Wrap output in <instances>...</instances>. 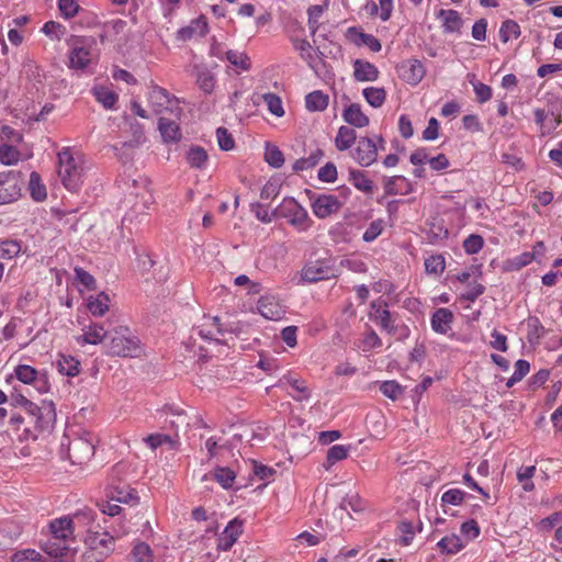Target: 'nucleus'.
Wrapping results in <instances>:
<instances>
[{"instance_id":"14","label":"nucleus","mask_w":562,"mask_h":562,"mask_svg":"<svg viewBox=\"0 0 562 562\" xmlns=\"http://www.w3.org/2000/svg\"><path fill=\"white\" fill-rule=\"evenodd\" d=\"M347 37L355 45L367 46L374 53L380 52L382 48L380 41L375 36L367 34L356 26L347 30Z\"/></svg>"},{"instance_id":"58","label":"nucleus","mask_w":562,"mask_h":562,"mask_svg":"<svg viewBox=\"0 0 562 562\" xmlns=\"http://www.w3.org/2000/svg\"><path fill=\"white\" fill-rule=\"evenodd\" d=\"M326 9V5H312L307 10L308 14V26L312 35H314L318 29V20Z\"/></svg>"},{"instance_id":"38","label":"nucleus","mask_w":562,"mask_h":562,"mask_svg":"<svg viewBox=\"0 0 562 562\" xmlns=\"http://www.w3.org/2000/svg\"><path fill=\"white\" fill-rule=\"evenodd\" d=\"M437 547L442 553L456 554L463 548V543L458 535L452 533L450 536L443 537L437 543Z\"/></svg>"},{"instance_id":"17","label":"nucleus","mask_w":562,"mask_h":562,"mask_svg":"<svg viewBox=\"0 0 562 562\" xmlns=\"http://www.w3.org/2000/svg\"><path fill=\"white\" fill-rule=\"evenodd\" d=\"M209 31L207 22L204 16H200L191 23L178 31V38L180 41H189L194 36H204Z\"/></svg>"},{"instance_id":"5","label":"nucleus","mask_w":562,"mask_h":562,"mask_svg":"<svg viewBox=\"0 0 562 562\" xmlns=\"http://www.w3.org/2000/svg\"><path fill=\"white\" fill-rule=\"evenodd\" d=\"M378 143L370 137H360L357 140V146L351 151V156L357 164L362 167H369L376 161L378 151L384 150V139L378 136Z\"/></svg>"},{"instance_id":"28","label":"nucleus","mask_w":562,"mask_h":562,"mask_svg":"<svg viewBox=\"0 0 562 562\" xmlns=\"http://www.w3.org/2000/svg\"><path fill=\"white\" fill-rule=\"evenodd\" d=\"M44 552L54 558H64L69 551V543L66 541H60L59 539H55V536H52L42 547Z\"/></svg>"},{"instance_id":"57","label":"nucleus","mask_w":562,"mask_h":562,"mask_svg":"<svg viewBox=\"0 0 562 562\" xmlns=\"http://www.w3.org/2000/svg\"><path fill=\"white\" fill-rule=\"evenodd\" d=\"M384 229V222L383 220L379 218L370 223L368 228L363 233V240L367 243H371L375 240L383 232Z\"/></svg>"},{"instance_id":"49","label":"nucleus","mask_w":562,"mask_h":562,"mask_svg":"<svg viewBox=\"0 0 562 562\" xmlns=\"http://www.w3.org/2000/svg\"><path fill=\"white\" fill-rule=\"evenodd\" d=\"M132 555L135 562H153V551L145 542H137L132 550Z\"/></svg>"},{"instance_id":"26","label":"nucleus","mask_w":562,"mask_h":562,"mask_svg":"<svg viewBox=\"0 0 562 562\" xmlns=\"http://www.w3.org/2000/svg\"><path fill=\"white\" fill-rule=\"evenodd\" d=\"M106 336V329L102 324L93 323L83 329V334L78 341L85 344L98 345L103 341Z\"/></svg>"},{"instance_id":"24","label":"nucleus","mask_w":562,"mask_h":562,"mask_svg":"<svg viewBox=\"0 0 562 562\" xmlns=\"http://www.w3.org/2000/svg\"><path fill=\"white\" fill-rule=\"evenodd\" d=\"M344 120L355 126L364 127L369 124V117L362 112L358 103H351L342 113Z\"/></svg>"},{"instance_id":"33","label":"nucleus","mask_w":562,"mask_h":562,"mask_svg":"<svg viewBox=\"0 0 562 562\" xmlns=\"http://www.w3.org/2000/svg\"><path fill=\"white\" fill-rule=\"evenodd\" d=\"M109 295L104 292L88 299V310L93 316H102L109 310Z\"/></svg>"},{"instance_id":"61","label":"nucleus","mask_w":562,"mask_h":562,"mask_svg":"<svg viewBox=\"0 0 562 562\" xmlns=\"http://www.w3.org/2000/svg\"><path fill=\"white\" fill-rule=\"evenodd\" d=\"M465 493L459 488H451L441 496L442 505H460L463 502Z\"/></svg>"},{"instance_id":"36","label":"nucleus","mask_w":562,"mask_h":562,"mask_svg":"<svg viewBox=\"0 0 562 562\" xmlns=\"http://www.w3.org/2000/svg\"><path fill=\"white\" fill-rule=\"evenodd\" d=\"M305 105L310 111H324L328 106V95L319 90L313 91L305 97Z\"/></svg>"},{"instance_id":"42","label":"nucleus","mask_w":562,"mask_h":562,"mask_svg":"<svg viewBox=\"0 0 562 562\" xmlns=\"http://www.w3.org/2000/svg\"><path fill=\"white\" fill-rule=\"evenodd\" d=\"M520 35V26L514 20H506L499 29V37L503 43H507L510 38H517Z\"/></svg>"},{"instance_id":"47","label":"nucleus","mask_w":562,"mask_h":562,"mask_svg":"<svg viewBox=\"0 0 562 562\" xmlns=\"http://www.w3.org/2000/svg\"><path fill=\"white\" fill-rule=\"evenodd\" d=\"M265 160L274 168H280L284 164V157L282 151L276 146L271 144H267Z\"/></svg>"},{"instance_id":"7","label":"nucleus","mask_w":562,"mask_h":562,"mask_svg":"<svg viewBox=\"0 0 562 562\" xmlns=\"http://www.w3.org/2000/svg\"><path fill=\"white\" fill-rule=\"evenodd\" d=\"M24 411L37 429L44 430L54 424L56 419V412L52 402H43L41 406L31 402L24 401Z\"/></svg>"},{"instance_id":"31","label":"nucleus","mask_w":562,"mask_h":562,"mask_svg":"<svg viewBox=\"0 0 562 562\" xmlns=\"http://www.w3.org/2000/svg\"><path fill=\"white\" fill-rule=\"evenodd\" d=\"M356 139L355 130L348 126H340L335 138L336 148L340 151L347 150L355 144Z\"/></svg>"},{"instance_id":"46","label":"nucleus","mask_w":562,"mask_h":562,"mask_svg":"<svg viewBox=\"0 0 562 562\" xmlns=\"http://www.w3.org/2000/svg\"><path fill=\"white\" fill-rule=\"evenodd\" d=\"M214 479L224 488H229V487H232V485L236 479V474L229 468L218 467L214 470Z\"/></svg>"},{"instance_id":"12","label":"nucleus","mask_w":562,"mask_h":562,"mask_svg":"<svg viewBox=\"0 0 562 562\" xmlns=\"http://www.w3.org/2000/svg\"><path fill=\"white\" fill-rule=\"evenodd\" d=\"M398 72L403 80L407 83L416 86L424 78L426 70L418 59H408L398 66Z\"/></svg>"},{"instance_id":"20","label":"nucleus","mask_w":562,"mask_h":562,"mask_svg":"<svg viewBox=\"0 0 562 562\" xmlns=\"http://www.w3.org/2000/svg\"><path fill=\"white\" fill-rule=\"evenodd\" d=\"M50 531L55 539L69 543L74 535L72 520L68 517L55 519L50 522Z\"/></svg>"},{"instance_id":"62","label":"nucleus","mask_w":562,"mask_h":562,"mask_svg":"<svg viewBox=\"0 0 562 562\" xmlns=\"http://www.w3.org/2000/svg\"><path fill=\"white\" fill-rule=\"evenodd\" d=\"M128 472V464L125 462L116 463L111 471V484H124L125 476Z\"/></svg>"},{"instance_id":"30","label":"nucleus","mask_w":562,"mask_h":562,"mask_svg":"<svg viewBox=\"0 0 562 562\" xmlns=\"http://www.w3.org/2000/svg\"><path fill=\"white\" fill-rule=\"evenodd\" d=\"M198 334L200 337L206 340L218 341V338H216V336L223 334V329L221 327L218 317L207 318L206 323L199 328Z\"/></svg>"},{"instance_id":"56","label":"nucleus","mask_w":562,"mask_h":562,"mask_svg":"<svg viewBox=\"0 0 562 562\" xmlns=\"http://www.w3.org/2000/svg\"><path fill=\"white\" fill-rule=\"evenodd\" d=\"M380 391L392 401H396L403 393V387L396 381H384Z\"/></svg>"},{"instance_id":"22","label":"nucleus","mask_w":562,"mask_h":562,"mask_svg":"<svg viewBox=\"0 0 562 562\" xmlns=\"http://www.w3.org/2000/svg\"><path fill=\"white\" fill-rule=\"evenodd\" d=\"M453 314L448 308H438L431 316V327L438 334H447L451 328Z\"/></svg>"},{"instance_id":"43","label":"nucleus","mask_w":562,"mask_h":562,"mask_svg":"<svg viewBox=\"0 0 562 562\" xmlns=\"http://www.w3.org/2000/svg\"><path fill=\"white\" fill-rule=\"evenodd\" d=\"M30 190L32 198L36 201H43L47 196L46 188L41 183V177L36 172L30 176Z\"/></svg>"},{"instance_id":"51","label":"nucleus","mask_w":562,"mask_h":562,"mask_svg":"<svg viewBox=\"0 0 562 562\" xmlns=\"http://www.w3.org/2000/svg\"><path fill=\"white\" fill-rule=\"evenodd\" d=\"M20 159V151L12 145L3 144L0 146V161L3 165H13Z\"/></svg>"},{"instance_id":"3","label":"nucleus","mask_w":562,"mask_h":562,"mask_svg":"<svg viewBox=\"0 0 562 562\" xmlns=\"http://www.w3.org/2000/svg\"><path fill=\"white\" fill-rule=\"evenodd\" d=\"M95 44L94 38L86 36L72 35L68 40L70 47L69 67L72 69H85L92 60V46Z\"/></svg>"},{"instance_id":"18","label":"nucleus","mask_w":562,"mask_h":562,"mask_svg":"<svg viewBox=\"0 0 562 562\" xmlns=\"http://www.w3.org/2000/svg\"><path fill=\"white\" fill-rule=\"evenodd\" d=\"M379 74V69L369 61L362 59L353 61V77L357 81H374Z\"/></svg>"},{"instance_id":"11","label":"nucleus","mask_w":562,"mask_h":562,"mask_svg":"<svg viewBox=\"0 0 562 562\" xmlns=\"http://www.w3.org/2000/svg\"><path fill=\"white\" fill-rule=\"evenodd\" d=\"M330 268L326 260L308 261L301 271V279L307 283H315L329 278Z\"/></svg>"},{"instance_id":"60","label":"nucleus","mask_w":562,"mask_h":562,"mask_svg":"<svg viewBox=\"0 0 562 562\" xmlns=\"http://www.w3.org/2000/svg\"><path fill=\"white\" fill-rule=\"evenodd\" d=\"M484 240L482 236L472 234L463 241V248L467 254L474 255L479 252L483 247Z\"/></svg>"},{"instance_id":"13","label":"nucleus","mask_w":562,"mask_h":562,"mask_svg":"<svg viewBox=\"0 0 562 562\" xmlns=\"http://www.w3.org/2000/svg\"><path fill=\"white\" fill-rule=\"evenodd\" d=\"M341 207V202L334 195H319L312 204L314 214L319 218H325L337 213Z\"/></svg>"},{"instance_id":"23","label":"nucleus","mask_w":562,"mask_h":562,"mask_svg":"<svg viewBox=\"0 0 562 562\" xmlns=\"http://www.w3.org/2000/svg\"><path fill=\"white\" fill-rule=\"evenodd\" d=\"M148 100L155 112L158 114L162 113L164 110H168L169 105L172 104V100L168 92L158 86L150 89Z\"/></svg>"},{"instance_id":"6","label":"nucleus","mask_w":562,"mask_h":562,"mask_svg":"<svg viewBox=\"0 0 562 562\" xmlns=\"http://www.w3.org/2000/svg\"><path fill=\"white\" fill-rule=\"evenodd\" d=\"M274 217L288 218L290 224L301 229L310 226V217L305 209H303L293 198L283 199L282 203L273 210Z\"/></svg>"},{"instance_id":"64","label":"nucleus","mask_w":562,"mask_h":562,"mask_svg":"<svg viewBox=\"0 0 562 562\" xmlns=\"http://www.w3.org/2000/svg\"><path fill=\"white\" fill-rule=\"evenodd\" d=\"M485 288L481 283L474 282L469 284L468 290L460 295V300L474 302L480 295L483 294Z\"/></svg>"},{"instance_id":"37","label":"nucleus","mask_w":562,"mask_h":562,"mask_svg":"<svg viewBox=\"0 0 562 562\" xmlns=\"http://www.w3.org/2000/svg\"><path fill=\"white\" fill-rule=\"evenodd\" d=\"M349 180L358 190L362 192L371 193L373 190V182L361 170H350Z\"/></svg>"},{"instance_id":"4","label":"nucleus","mask_w":562,"mask_h":562,"mask_svg":"<svg viewBox=\"0 0 562 562\" xmlns=\"http://www.w3.org/2000/svg\"><path fill=\"white\" fill-rule=\"evenodd\" d=\"M94 454L93 436L83 431L68 442V458L72 464H85Z\"/></svg>"},{"instance_id":"29","label":"nucleus","mask_w":562,"mask_h":562,"mask_svg":"<svg viewBox=\"0 0 562 562\" xmlns=\"http://www.w3.org/2000/svg\"><path fill=\"white\" fill-rule=\"evenodd\" d=\"M438 18L443 21V30L448 33L459 32L462 26V20L460 14L454 10L441 9L438 13Z\"/></svg>"},{"instance_id":"34","label":"nucleus","mask_w":562,"mask_h":562,"mask_svg":"<svg viewBox=\"0 0 562 562\" xmlns=\"http://www.w3.org/2000/svg\"><path fill=\"white\" fill-rule=\"evenodd\" d=\"M196 85L205 93L210 94L215 86L214 75L206 68H195Z\"/></svg>"},{"instance_id":"16","label":"nucleus","mask_w":562,"mask_h":562,"mask_svg":"<svg viewBox=\"0 0 562 562\" xmlns=\"http://www.w3.org/2000/svg\"><path fill=\"white\" fill-rule=\"evenodd\" d=\"M86 543L88 549L103 552L108 550V557L114 550V538L108 532H92L88 536Z\"/></svg>"},{"instance_id":"39","label":"nucleus","mask_w":562,"mask_h":562,"mask_svg":"<svg viewBox=\"0 0 562 562\" xmlns=\"http://www.w3.org/2000/svg\"><path fill=\"white\" fill-rule=\"evenodd\" d=\"M362 94L367 102L373 108H380L386 99L384 88L368 87L363 89Z\"/></svg>"},{"instance_id":"35","label":"nucleus","mask_w":562,"mask_h":562,"mask_svg":"<svg viewBox=\"0 0 562 562\" xmlns=\"http://www.w3.org/2000/svg\"><path fill=\"white\" fill-rule=\"evenodd\" d=\"M350 452V446L335 445L327 451L326 463L324 467L328 470L335 463L342 461L348 458Z\"/></svg>"},{"instance_id":"55","label":"nucleus","mask_w":562,"mask_h":562,"mask_svg":"<svg viewBox=\"0 0 562 562\" xmlns=\"http://www.w3.org/2000/svg\"><path fill=\"white\" fill-rule=\"evenodd\" d=\"M445 267V258L441 255L430 256L425 260V269L428 273L440 274Z\"/></svg>"},{"instance_id":"59","label":"nucleus","mask_w":562,"mask_h":562,"mask_svg":"<svg viewBox=\"0 0 562 562\" xmlns=\"http://www.w3.org/2000/svg\"><path fill=\"white\" fill-rule=\"evenodd\" d=\"M263 100L268 106V110L277 115L282 116L284 114V110L282 108L281 99L274 93H266L263 94Z\"/></svg>"},{"instance_id":"15","label":"nucleus","mask_w":562,"mask_h":562,"mask_svg":"<svg viewBox=\"0 0 562 562\" xmlns=\"http://www.w3.org/2000/svg\"><path fill=\"white\" fill-rule=\"evenodd\" d=\"M15 375L21 382H23L25 384L34 383L36 389L40 392L47 391L46 381L44 379L38 378L37 371L31 366H26V364L18 366L15 368Z\"/></svg>"},{"instance_id":"25","label":"nucleus","mask_w":562,"mask_h":562,"mask_svg":"<svg viewBox=\"0 0 562 562\" xmlns=\"http://www.w3.org/2000/svg\"><path fill=\"white\" fill-rule=\"evenodd\" d=\"M132 183L135 189V192H132V194H135L136 198L139 196L142 199L143 207L148 209L153 203V195L149 189V179L144 176H139L137 179H134Z\"/></svg>"},{"instance_id":"8","label":"nucleus","mask_w":562,"mask_h":562,"mask_svg":"<svg viewBox=\"0 0 562 562\" xmlns=\"http://www.w3.org/2000/svg\"><path fill=\"white\" fill-rule=\"evenodd\" d=\"M257 308L267 319L280 321L285 315V307L274 295H263L259 299Z\"/></svg>"},{"instance_id":"1","label":"nucleus","mask_w":562,"mask_h":562,"mask_svg":"<svg viewBox=\"0 0 562 562\" xmlns=\"http://www.w3.org/2000/svg\"><path fill=\"white\" fill-rule=\"evenodd\" d=\"M58 176L69 191H78L86 178V168L80 156L64 147L58 154Z\"/></svg>"},{"instance_id":"44","label":"nucleus","mask_w":562,"mask_h":562,"mask_svg":"<svg viewBox=\"0 0 562 562\" xmlns=\"http://www.w3.org/2000/svg\"><path fill=\"white\" fill-rule=\"evenodd\" d=\"M207 159V154L204 148L196 146L190 148L187 154L188 164L192 168H202Z\"/></svg>"},{"instance_id":"10","label":"nucleus","mask_w":562,"mask_h":562,"mask_svg":"<svg viewBox=\"0 0 562 562\" xmlns=\"http://www.w3.org/2000/svg\"><path fill=\"white\" fill-rule=\"evenodd\" d=\"M21 195V188L13 172L0 173V205L15 201Z\"/></svg>"},{"instance_id":"50","label":"nucleus","mask_w":562,"mask_h":562,"mask_svg":"<svg viewBox=\"0 0 562 562\" xmlns=\"http://www.w3.org/2000/svg\"><path fill=\"white\" fill-rule=\"evenodd\" d=\"M42 31L46 36L55 41H60L61 37L66 34V27L55 21L46 22Z\"/></svg>"},{"instance_id":"27","label":"nucleus","mask_w":562,"mask_h":562,"mask_svg":"<svg viewBox=\"0 0 562 562\" xmlns=\"http://www.w3.org/2000/svg\"><path fill=\"white\" fill-rule=\"evenodd\" d=\"M282 381H286L295 394L290 393V395L293 397V400L297 402L308 401L311 397V391L307 387L304 380L293 378L291 375H284Z\"/></svg>"},{"instance_id":"63","label":"nucleus","mask_w":562,"mask_h":562,"mask_svg":"<svg viewBox=\"0 0 562 562\" xmlns=\"http://www.w3.org/2000/svg\"><path fill=\"white\" fill-rule=\"evenodd\" d=\"M216 137L221 149L231 150L234 148L235 142L225 127H218L216 130Z\"/></svg>"},{"instance_id":"21","label":"nucleus","mask_w":562,"mask_h":562,"mask_svg":"<svg viewBox=\"0 0 562 562\" xmlns=\"http://www.w3.org/2000/svg\"><path fill=\"white\" fill-rule=\"evenodd\" d=\"M158 128L166 143H177L181 139L179 125L171 119L161 116L158 122Z\"/></svg>"},{"instance_id":"54","label":"nucleus","mask_w":562,"mask_h":562,"mask_svg":"<svg viewBox=\"0 0 562 562\" xmlns=\"http://www.w3.org/2000/svg\"><path fill=\"white\" fill-rule=\"evenodd\" d=\"M375 318L380 321L381 327L387 333H393L395 330L394 322L386 305L384 307L379 306L375 310Z\"/></svg>"},{"instance_id":"32","label":"nucleus","mask_w":562,"mask_h":562,"mask_svg":"<svg viewBox=\"0 0 562 562\" xmlns=\"http://www.w3.org/2000/svg\"><path fill=\"white\" fill-rule=\"evenodd\" d=\"M57 368L61 374L76 376L80 372V362L72 356L60 355L57 360Z\"/></svg>"},{"instance_id":"40","label":"nucleus","mask_w":562,"mask_h":562,"mask_svg":"<svg viewBox=\"0 0 562 562\" xmlns=\"http://www.w3.org/2000/svg\"><path fill=\"white\" fill-rule=\"evenodd\" d=\"M93 94L105 109H113L117 101V94L105 87H94Z\"/></svg>"},{"instance_id":"45","label":"nucleus","mask_w":562,"mask_h":562,"mask_svg":"<svg viewBox=\"0 0 562 562\" xmlns=\"http://www.w3.org/2000/svg\"><path fill=\"white\" fill-rule=\"evenodd\" d=\"M398 543L409 546L414 539L415 531L411 521L403 520L397 526Z\"/></svg>"},{"instance_id":"48","label":"nucleus","mask_w":562,"mask_h":562,"mask_svg":"<svg viewBox=\"0 0 562 562\" xmlns=\"http://www.w3.org/2000/svg\"><path fill=\"white\" fill-rule=\"evenodd\" d=\"M350 508L355 513L364 510V503L358 493L348 494L341 502L340 509L346 510Z\"/></svg>"},{"instance_id":"53","label":"nucleus","mask_w":562,"mask_h":562,"mask_svg":"<svg viewBox=\"0 0 562 562\" xmlns=\"http://www.w3.org/2000/svg\"><path fill=\"white\" fill-rule=\"evenodd\" d=\"M58 9L66 20L72 19L80 11V5L76 0H58Z\"/></svg>"},{"instance_id":"19","label":"nucleus","mask_w":562,"mask_h":562,"mask_svg":"<svg viewBox=\"0 0 562 562\" xmlns=\"http://www.w3.org/2000/svg\"><path fill=\"white\" fill-rule=\"evenodd\" d=\"M110 497L112 501L123 504H136L138 497L136 495V491L132 488L128 484H112Z\"/></svg>"},{"instance_id":"52","label":"nucleus","mask_w":562,"mask_h":562,"mask_svg":"<svg viewBox=\"0 0 562 562\" xmlns=\"http://www.w3.org/2000/svg\"><path fill=\"white\" fill-rule=\"evenodd\" d=\"M20 251L21 246L18 241L11 239L0 240V258L11 259L18 256Z\"/></svg>"},{"instance_id":"9","label":"nucleus","mask_w":562,"mask_h":562,"mask_svg":"<svg viewBox=\"0 0 562 562\" xmlns=\"http://www.w3.org/2000/svg\"><path fill=\"white\" fill-rule=\"evenodd\" d=\"M244 531V520L238 517L231 520L217 539V549L228 551Z\"/></svg>"},{"instance_id":"41","label":"nucleus","mask_w":562,"mask_h":562,"mask_svg":"<svg viewBox=\"0 0 562 562\" xmlns=\"http://www.w3.org/2000/svg\"><path fill=\"white\" fill-rule=\"evenodd\" d=\"M226 58L233 66L243 71H248L251 67L250 58L245 52L228 50Z\"/></svg>"},{"instance_id":"2","label":"nucleus","mask_w":562,"mask_h":562,"mask_svg":"<svg viewBox=\"0 0 562 562\" xmlns=\"http://www.w3.org/2000/svg\"><path fill=\"white\" fill-rule=\"evenodd\" d=\"M142 352L139 339L127 327L116 328L106 344V355L112 357H138Z\"/></svg>"}]
</instances>
